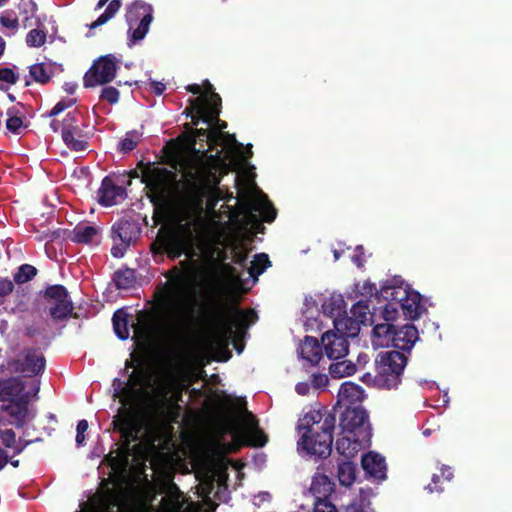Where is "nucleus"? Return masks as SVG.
<instances>
[{
	"label": "nucleus",
	"mask_w": 512,
	"mask_h": 512,
	"mask_svg": "<svg viewBox=\"0 0 512 512\" xmlns=\"http://www.w3.org/2000/svg\"><path fill=\"white\" fill-rule=\"evenodd\" d=\"M180 150V145L173 139L163 147V163L170 169L140 161L138 168L141 169V182L149 189V199L154 205L176 198L189 208H200L220 182L216 171L222 163V152L208 155L207 163L200 171L185 170L183 178L178 179V172L184 166Z\"/></svg>",
	"instance_id": "f257e3e1"
},
{
	"label": "nucleus",
	"mask_w": 512,
	"mask_h": 512,
	"mask_svg": "<svg viewBox=\"0 0 512 512\" xmlns=\"http://www.w3.org/2000/svg\"><path fill=\"white\" fill-rule=\"evenodd\" d=\"M202 322L223 339H232L235 334H244L258 319L252 308L241 309L235 295L211 301L202 314Z\"/></svg>",
	"instance_id": "f03ea898"
},
{
	"label": "nucleus",
	"mask_w": 512,
	"mask_h": 512,
	"mask_svg": "<svg viewBox=\"0 0 512 512\" xmlns=\"http://www.w3.org/2000/svg\"><path fill=\"white\" fill-rule=\"evenodd\" d=\"M336 417L327 408L310 409L298 420V447L309 455L327 458L332 452Z\"/></svg>",
	"instance_id": "7ed1b4c3"
},
{
	"label": "nucleus",
	"mask_w": 512,
	"mask_h": 512,
	"mask_svg": "<svg viewBox=\"0 0 512 512\" xmlns=\"http://www.w3.org/2000/svg\"><path fill=\"white\" fill-rule=\"evenodd\" d=\"M340 433L335 448L350 459L370 444L372 428L369 414L361 406H346L339 418Z\"/></svg>",
	"instance_id": "20e7f679"
},
{
	"label": "nucleus",
	"mask_w": 512,
	"mask_h": 512,
	"mask_svg": "<svg viewBox=\"0 0 512 512\" xmlns=\"http://www.w3.org/2000/svg\"><path fill=\"white\" fill-rule=\"evenodd\" d=\"M176 385L177 379L173 375H165L152 385L151 392L147 390L144 395L145 409L150 416L177 422L181 407L177 404V399L170 397Z\"/></svg>",
	"instance_id": "39448f33"
},
{
	"label": "nucleus",
	"mask_w": 512,
	"mask_h": 512,
	"mask_svg": "<svg viewBox=\"0 0 512 512\" xmlns=\"http://www.w3.org/2000/svg\"><path fill=\"white\" fill-rule=\"evenodd\" d=\"M191 245L192 231L189 224L162 226L151 243L150 250L154 257L166 254L169 259L175 260L184 254L192 256Z\"/></svg>",
	"instance_id": "423d86ee"
},
{
	"label": "nucleus",
	"mask_w": 512,
	"mask_h": 512,
	"mask_svg": "<svg viewBox=\"0 0 512 512\" xmlns=\"http://www.w3.org/2000/svg\"><path fill=\"white\" fill-rule=\"evenodd\" d=\"M209 96L190 99V107L184 113L191 116L192 125L197 126L203 122L211 127L213 131H221L227 128V122L221 120L219 115L222 108V100L219 94L213 91V86L207 81Z\"/></svg>",
	"instance_id": "0eeeda50"
},
{
	"label": "nucleus",
	"mask_w": 512,
	"mask_h": 512,
	"mask_svg": "<svg viewBox=\"0 0 512 512\" xmlns=\"http://www.w3.org/2000/svg\"><path fill=\"white\" fill-rule=\"evenodd\" d=\"M407 357L400 351L380 352L375 360L377 388L392 389L401 383Z\"/></svg>",
	"instance_id": "6e6552de"
},
{
	"label": "nucleus",
	"mask_w": 512,
	"mask_h": 512,
	"mask_svg": "<svg viewBox=\"0 0 512 512\" xmlns=\"http://www.w3.org/2000/svg\"><path fill=\"white\" fill-rule=\"evenodd\" d=\"M126 22L129 26L130 41L135 43L146 36L153 20V8L142 0H135L126 8Z\"/></svg>",
	"instance_id": "1a4fd4ad"
},
{
	"label": "nucleus",
	"mask_w": 512,
	"mask_h": 512,
	"mask_svg": "<svg viewBox=\"0 0 512 512\" xmlns=\"http://www.w3.org/2000/svg\"><path fill=\"white\" fill-rule=\"evenodd\" d=\"M141 235V226L137 220L131 218H121L115 222L111 229V238L114 245L111 248V254L115 258L124 256L128 247L135 242Z\"/></svg>",
	"instance_id": "9d476101"
},
{
	"label": "nucleus",
	"mask_w": 512,
	"mask_h": 512,
	"mask_svg": "<svg viewBox=\"0 0 512 512\" xmlns=\"http://www.w3.org/2000/svg\"><path fill=\"white\" fill-rule=\"evenodd\" d=\"M112 425L115 431L120 433L122 450L124 454L130 449V445L139 439L141 425L130 408H120L113 417Z\"/></svg>",
	"instance_id": "9b49d317"
},
{
	"label": "nucleus",
	"mask_w": 512,
	"mask_h": 512,
	"mask_svg": "<svg viewBox=\"0 0 512 512\" xmlns=\"http://www.w3.org/2000/svg\"><path fill=\"white\" fill-rule=\"evenodd\" d=\"M116 60L112 54L101 56L95 60L83 77L84 87L93 88L110 83L116 76Z\"/></svg>",
	"instance_id": "f8f14e48"
},
{
	"label": "nucleus",
	"mask_w": 512,
	"mask_h": 512,
	"mask_svg": "<svg viewBox=\"0 0 512 512\" xmlns=\"http://www.w3.org/2000/svg\"><path fill=\"white\" fill-rule=\"evenodd\" d=\"M44 298L47 301H55L54 305L49 309V314L54 320H64L70 316L77 317V314H73V302L63 285L55 284L48 286L44 291Z\"/></svg>",
	"instance_id": "ddd939ff"
},
{
	"label": "nucleus",
	"mask_w": 512,
	"mask_h": 512,
	"mask_svg": "<svg viewBox=\"0 0 512 512\" xmlns=\"http://www.w3.org/2000/svg\"><path fill=\"white\" fill-rule=\"evenodd\" d=\"M241 213L246 218L255 220H257L255 213H258L267 223L273 222L277 216L276 208L262 191L241 203Z\"/></svg>",
	"instance_id": "4468645a"
},
{
	"label": "nucleus",
	"mask_w": 512,
	"mask_h": 512,
	"mask_svg": "<svg viewBox=\"0 0 512 512\" xmlns=\"http://www.w3.org/2000/svg\"><path fill=\"white\" fill-rule=\"evenodd\" d=\"M62 140L72 151L80 152L88 148V141L79 126L76 111L68 112L63 119Z\"/></svg>",
	"instance_id": "2eb2a0df"
},
{
	"label": "nucleus",
	"mask_w": 512,
	"mask_h": 512,
	"mask_svg": "<svg viewBox=\"0 0 512 512\" xmlns=\"http://www.w3.org/2000/svg\"><path fill=\"white\" fill-rule=\"evenodd\" d=\"M186 133L178 137L176 142H182L183 147L202 156H207V150L203 144L205 139L209 137V131L207 128H192L190 124L184 125ZM179 145V143H177Z\"/></svg>",
	"instance_id": "dca6fc26"
},
{
	"label": "nucleus",
	"mask_w": 512,
	"mask_h": 512,
	"mask_svg": "<svg viewBox=\"0 0 512 512\" xmlns=\"http://www.w3.org/2000/svg\"><path fill=\"white\" fill-rule=\"evenodd\" d=\"M321 343L329 359L338 360L348 354L349 342L344 335L337 332H325L321 337Z\"/></svg>",
	"instance_id": "f3484780"
},
{
	"label": "nucleus",
	"mask_w": 512,
	"mask_h": 512,
	"mask_svg": "<svg viewBox=\"0 0 512 512\" xmlns=\"http://www.w3.org/2000/svg\"><path fill=\"white\" fill-rule=\"evenodd\" d=\"M396 293L404 294L401 298L400 308L402 309L405 318L416 320L425 311V307L422 304V296L419 292L400 288Z\"/></svg>",
	"instance_id": "a211bd4d"
},
{
	"label": "nucleus",
	"mask_w": 512,
	"mask_h": 512,
	"mask_svg": "<svg viewBox=\"0 0 512 512\" xmlns=\"http://www.w3.org/2000/svg\"><path fill=\"white\" fill-rule=\"evenodd\" d=\"M29 402L30 396H24L16 401H6L3 403L2 410L11 418L9 424L17 428H22L26 424L29 417Z\"/></svg>",
	"instance_id": "6ab92c4d"
},
{
	"label": "nucleus",
	"mask_w": 512,
	"mask_h": 512,
	"mask_svg": "<svg viewBox=\"0 0 512 512\" xmlns=\"http://www.w3.org/2000/svg\"><path fill=\"white\" fill-rule=\"evenodd\" d=\"M126 197V189L122 186L116 185L114 181L106 176L101 182L98 190V201L103 206H113L117 204L118 199Z\"/></svg>",
	"instance_id": "aec40b11"
},
{
	"label": "nucleus",
	"mask_w": 512,
	"mask_h": 512,
	"mask_svg": "<svg viewBox=\"0 0 512 512\" xmlns=\"http://www.w3.org/2000/svg\"><path fill=\"white\" fill-rule=\"evenodd\" d=\"M361 465L366 475L375 480H385L387 478V466L383 456L376 452H368L362 456Z\"/></svg>",
	"instance_id": "412c9836"
},
{
	"label": "nucleus",
	"mask_w": 512,
	"mask_h": 512,
	"mask_svg": "<svg viewBox=\"0 0 512 512\" xmlns=\"http://www.w3.org/2000/svg\"><path fill=\"white\" fill-rule=\"evenodd\" d=\"M45 365L46 359L43 354L31 348L25 352L23 359L18 361L17 370L27 376H36L44 371Z\"/></svg>",
	"instance_id": "4be33fe9"
},
{
	"label": "nucleus",
	"mask_w": 512,
	"mask_h": 512,
	"mask_svg": "<svg viewBox=\"0 0 512 512\" xmlns=\"http://www.w3.org/2000/svg\"><path fill=\"white\" fill-rule=\"evenodd\" d=\"M418 338L417 328L415 325L408 323L403 326H397L391 345L398 350L409 352Z\"/></svg>",
	"instance_id": "5701e85b"
},
{
	"label": "nucleus",
	"mask_w": 512,
	"mask_h": 512,
	"mask_svg": "<svg viewBox=\"0 0 512 512\" xmlns=\"http://www.w3.org/2000/svg\"><path fill=\"white\" fill-rule=\"evenodd\" d=\"M335 490V483L325 474L317 473L313 476L310 493L315 501H327Z\"/></svg>",
	"instance_id": "b1692460"
},
{
	"label": "nucleus",
	"mask_w": 512,
	"mask_h": 512,
	"mask_svg": "<svg viewBox=\"0 0 512 512\" xmlns=\"http://www.w3.org/2000/svg\"><path fill=\"white\" fill-rule=\"evenodd\" d=\"M24 396H30V394L25 392V384L19 377L5 381L0 389V400L3 403L19 400Z\"/></svg>",
	"instance_id": "393cba45"
},
{
	"label": "nucleus",
	"mask_w": 512,
	"mask_h": 512,
	"mask_svg": "<svg viewBox=\"0 0 512 512\" xmlns=\"http://www.w3.org/2000/svg\"><path fill=\"white\" fill-rule=\"evenodd\" d=\"M245 417L247 424L250 427V429L245 432L247 445L252 447H263L268 441L267 435L259 428L258 421L252 413L246 411Z\"/></svg>",
	"instance_id": "a878e982"
},
{
	"label": "nucleus",
	"mask_w": 512,
	"mask_h": 512,
	"mask_svg": "<svg viewBox=\"0 0 512 512\" xmlns=\"http://www.w3.org/2000/svg\"><path fill=\"white\" fill-rule=\"evenodd\" d=\"M135 337L147 340L156 332V324L153 316L149 312L139 311L137 314V323L132 324Z\"/></svg>",
	"instance_id": "bb28decb"
},
{
	"label": "nucleus",
	"mask_w": 512,
	"mask_h": 512,
	"mask_svg": "<svg viewBox=\"0 0 512 512\" xmlns=\"http://www.w3.org/2000/svg\"><path fill=\"white\" fill-rule=\"evenodd\" d=\"M132 390L133 396H144L147 389L152 387V375L145 368L135 369L128 379Z\"/></svg>",
	"instance_id": "cd10ccee"
},
{
	"label": "nucleus",
	"mask_w": 512,
	"mask_h": 512,
	"mask_svg": "<svg viewBox=\"0 0 512 512\" xmlns=\"http://www.w3.org/2000/svg\"><path fill=\"white\" fill-rule=\"evenodd\" d=\"M322 346L317 338L309 335L305 336L300 346L301 357L312 365H317L322 359Z\"/></svg>",
	"instance_id": "c85d7f7f"
},
{
	"label": "nucleus",
	"mask_w": 512,
	"mask_h": 512,
	"mask_svg": "<svg viewBox=\"0 0 512 512\" xmlns=\"http://www.w3.org/2000/svg\"><path fill=\"white\" fill-rule=\"evenodd\" d=\"M99 234L100 229L98 227L87 224H78L70 232L69 238L72 242L78 244L98 243L99 241H97L96 238Z\"/></svg>",
	"instance_id": "c756f323"
},
{
	"label": "nucleus",
	"mask_w": 512,
	"mask_h": 512,
	"mask_svg": "<svg viewBox=\"0 0 512 512\" xmlns=\"http://www.w3.org/2000/svg\"><path fill=\"white\" fill-rule=\"evenodd\" d=\"M196 264L193 260L185 259L174 266L170 271V277L178 284L191 282L195 279Z\"/></svg>",
	"instance_id": "7c9ffc66"
},
{
	"label": "nucleus",
	"mask_w": 512,
	"mask_h": 512,
	"mask_svg": "<svg viewBox=\"0 0 512 512\" xmlns=\"http://www.w3.org/2000/svg\"><path fill=\"white\" fill-rule=\"evenodd\" d=\"M364 390L353 382H344L339 389L338 398L341 402H347V406H355L364 399Z\"/></svg>",
	"instance_id": "2f4dec72"
},
{
	"label": "nucleus",
	"mask_w": 512,
	"mask_h": 512,
	"mask_svg": "<svg viewBox=\"0 0 512 512\" xmlns=\"http://www.w3.org/2000/svg\"><path fill=\"white\" fill-rule=\"evenodd\" d=\"M322 311L331 318H340L346 313V305L341 295H332L322 304Z\"/></svg>",
	"instance_id": "473e14b6"
},
{
	"label": "nucleus",
	"mask_w": 512,
	"mask_h": 512,
	"mask_svg": "<svg viewBox=\"0 0 512 512\" xmlns=\"http://www.w3.org/2000/svg\"><path fill=\"white\" fill-rule=\"evenodd\" d=\"M334 326L336 332L344 335L346 339L357 336L360 330V323L352 317L336 318L334 319Z\"/></svg>",
	"instance_id": "72a5a7b5"
},
{
	"label": "nucleus",
	"mask_w": 512,
	"mask_h": 512,
	"mask_svg": "<svg viewBox=\"0 0 512 512\" xmlns=\"http://www.w3.org/2000/svg\"><path fill=\"white\" fill-rule=\"evenodd\" d=\"M0 440L6 448L14 449L15 454L21 453L33 441L16 440V434L12 429L0 430Z\"/></svg>",
	"instance_id": "f704fd0d"
},
{
	"label": "nucleus",
	"mask_w": 512,
	"mask_h": 512,
	"mask_svg": "<svg viewBox=\"0 0 512 512\" xmlns=\"http://www.w3.org/2000/svg\"><path fill=\"white\" fill-rule=\"evenodd\" d=\"M113 329L116 336L121 340L129 337L128 314L124 309H118L112 317Z\"/></svg>",
	"instance_id": "c9c22d12"
},
{
	"label": "nucleus",
	"mask_w": 512,
	"mask_h": 512,
	"mask_svg": "<svg viewBox=\"0 0 512 512\" xmlns=\"http://www.w3.org/2000/svg\"><path fill=\"white\" fill-rule=\"evenodd\" d=\"M337 477L342 486H351L356 480V465L352 461L339 463Z\"/></svg>",
	"instance_id": "e433bc0d"
},
{
	"label": "nucleus",
	"mask_w": 512,
	"mask_h": 512,
	"mask_svg": "<svg viewBox=\"0 0 512 512\" xmlns=\"http://www.w3.org/2000/svg\"><path fill=\"white\" fill-rule=\"evenodd\" d=\"M396 329L397 326L386 321L385 323L377 324L374 326L373 335L379 340V345L389 346L392 343L393 334Z\"/></svg>",
	"instance_id": "4c0bfd02"
},
{
	"label": "nucleus",
	"mask_w": 512,
	"mask_h": 512,
	"mask_svg": "<svg viewBox=\"0 0 512 512\" xmlns=\"http://www.w3.org/2000/svg\"><path fill=\"white\" fill-rule=\"evenodd\" d=\"M113 281L118 289H130L136 281L135 271L130 268L119 269L114 273Z\"/></svg>",
	"instance_id": "58836bf2"
},
{
	"label": "nucleus",
	"mask_w": 512,
	"mask_h": 512,
	"mask_svg": "<svg viewBox=\"0 0 512 512\" xmlns=\"http://www.w3.org/2000/svg\"><path fill=\"white\" fill-rule=\"evenodd\" d=\"M356 372V365L348 360L338 361L329 366V373L332 378L340 379L351 376Z\"/></svg>",
	"instance_id": "ea45409f"
},
{
	"label": "nucleus",
	"mask_w": 512,
	"mask_h": 512,
	"mask_svg": "<svg viewBox=\"0 0 512 512\" xmlns=\"http://www.w3.org/2000/svg\"><path fill=\"white\" fill-rule=\"evenodd\" d=\"M121 6L122 0H111L106 9L104 10V12L95 21L89 24V28L95 29L108 22L115 16V14L119 11Z\"/></svg>",
	"instance_id": "a19ab883"
},
{
	"label": "nucleus",
	"mask_w": 512,
	"mask_h": 512,
	"mask_svg": "<svg viewBox=\"0 0 512 512\" xmlns=\"http://www.w3.org/2000/svg\"><path fill=\"white\" fill-rule=\"evenodd\" d=\"M227 142H235L236 138L235 135H231L229 133H224L221 131H209V137H207L204 141V143L208 144L209 149H207V152L209 150H212L216 146H222L225 145Z\"/></svg>",
	"instance_id": "79ce46f5"
},
{
	"label": "nucleus",
	"mask_w": 512,
	"mask_h": 512,
	"mask_svg": "<svg viewBox=\"0 0 512 512\" xmlns=\"http://www.w3.org/2000/svg\"><path fill=\"white\" fill-rule=\"evenodd\" d=\"M29 74L35 82L40 84H47L51 79V71L43 63L31 65Z\"/></svg>",
	"instance_id": "37998d69"
},
{
	"label": "nucleus",
	"mask_w": 512,
	"mask_h": 512,
	"mask_svg": "<svg viewBox=\"0 0 512 512\" xmlns=\"http://www.w3.org/2000/svg\"><path fill=\"white\" fill-rule=\"evenodd\" d=\"M269 266H271V261L269 257L265 253L256 254L254 260L251 263V267L249 268V274L253 277L259 276L262 274Z\"/></svg>",
	"instance_id": "c03bdc74"
},
{
	"label": "nucleus",
	"mask_w": 512,
	"mask_h": 512,
	"mask_svg": "<svg viewBox=\"0 0 512 512\" xmlns=\"http://www.w3.org/2000/svg\"><path fill=\"white\" fill-rule=\"evenodd\" d=\"M37 275V269L30 264H22L14 274V281L17 284H24Z\"/></svg>",
	"instance_id": "a18cd8bd"
},
{
	"label": "nucleus",
	"mask_w": 512,
	"mask_h": 512,
	"mask_svg": "<svg viewBox=\"0 0 512 512\" xmlns=\"http://www.w3.org/2000/svg\"><path fill=\"white\" fill-rule=\"evenodd\" d=\"M162 492L167 495L172 504L179 506L182 493L176 483L173 482V480H166L162 484Z\"/></svg>",
	"instance_id": "49530a36"
},
{
	"label": "nucleus",
	"mask_w": 512,
	"mask_h": 512,
	"mask_svg": "<svg viewBox=\"0 0 512 512\" xmlns=\"http://www.w3.org/2000/svg\"><path fill=\"white\" fill-rule=\"evenodd\" d=\"M17 113L18 111L15 107H12L7 111L8 119L6 121V128L14 134H19L23 127V120L21 117L17 116Z\"/></svg>",
	"instance_id": "de8ad7c7"
},
{
	"label": "nucleus",
	"mask_w": 512,
	"mask_h": 512,
	"mask_svg": "<svg viewBox=\"0 0 512 512\" xmlns=\"http://www.w3.org/2000/svg\"><path fill=\"white\" fill-rule=\"evenodd\" d=\"M351 313L353 315L352 318L355 319L358 323H365L369 313L368 301L360 300L355 303L351 308Z\"/></svg>",
	"instance_id": "09e8293b"
},
{
	"label": "nucleus",
	"mask_w": 512,
	"mask_h": 512,
	"mask_svg": "<svg viewBox=\"0 0 512 512\" xmlns=\"http://www.w3.org/2000/svg\"><path fill=\"white\" fill-rule=\"evenodd\" d=\"M112 387H113V391H114V394H113L114 397L128 398V397L133 396V390H132L133 387H131L129 381L124 382L119 378H115L113 380Z\"/></svg>",
	"instance_id": "8fccbe9b"
},
{
	"label": "nucleus",
	"mask_w": 512,
	"mask_h": 512,
	"mask_svg": "<svg viewBox=\"0 0 512 512\" xmlns=\"http://www.w3.org/2000/svg\"><path fill=\"white\" fill-rule=\"evenodd\" d=\"M46 42V33L40 29H32L26 35V44L29 47H40Z\"/></svg>",
	"instance_id": "3c124183"
},
{
	"label": "nucleus",
	"mask_w": 512,
	"mask_h": 512,
	"mask_svg": "<svg viewBox=\"0 0 512 512\" xmlns=\"http://www.w3.org/2000/svg\"><path fill=\"white\" fill-rule=\"evenodd\" d=\"M194 321H195V318L193 316V314L190 312L188 314H186L184 317H182L174 326V331L177 333V334H187L193 324H194Z\"/></svg>",
	"instance_id": "603ef678"
},
{
	"label": "nucleus",
	"mask_w": 512,
	"mask_h": 512,
	"mask_svg": "<svg viewBox=\"0 0 512 512\" xmlns=\"http://www.w3.org/2000/svg\"><path fill=\"white\" fill-rule=\"evenodd\" d=\"M120 93L117 88L113 86H105L102 88L100 93V100L106 101L113 105L119 101Z\"/></svg>",
	"instance_id": "864d4df0"
},
{
	"label": "nucleus",
	"mask_w": 512,
	"mask_h": 512,
	"mask_svg": "<svg viewBox=\"0 0 512 512\" xmlns=\"http://www.w3.org/2000/svg\"><path fill=\"white\" fill-rule=\"evenodd\" d=\"M75 103H76V99H74V98L62 99L50 111H48L45 114V116L55 117L56 115L60 114L64 110L72 107Z\"/></svg>",
	"instance_id": "5fc2aeb1"
},
{
	"label": "nucleus",
	"mask_w": 512,
	"mask_h": 512,
	"mask_svg": "<svg viewBox=\"0 0 512 512\" xmlns=\"http://www.w3.org/2000/svg\"><path fill=\"white\" fill-rule=\"evenodd\" d=\"M401 287H393V286H384L382 293L386 299H390V302L394 303V305L401 306V298L404 294L396 293Z\"/></svg>",
	"instance_id": "6e6d98bb"
},
{
	"label": "nucleus",
	"mask_w": 512,
	"mask_h": 512,
	"mask_svg": "<svg viewBox=\"0 0 512 512\" xmlns=\"http://www.w3.org/2000/svg\"><path fill=\"white\" fill-rule=\"evenodd\" d=\"M19 75L14 73L11 68H0V81L14 85L18 82Z\"/></svg>",
	"instance_id": "4d7b16f0"
},
{
	"label": "nucleus",
	"mask_w": 512,
	"mask_h": 512,
	"mask_svg": "<svg viewBox=\"0 0 512 512\" xmlns=\"http://www.w3.org/2000/svg\"><path fill=\"white\" fill-rule=\"evenodd\" d=\"M313 512H338L336 506L330 501H315Z\"/></svg>",
	"instance_id": "13d9d810"
},
{
	"label": "nucleus",
	"mask_w": 512,
	"mask_h": 512,
	"mask_svg": "<svg viewBox=\"0 0 512 512\" xmlns=\"http://www.w3.org/2000/svg\"><path fill=\"white\" fill-rule=\"evenodd\" d=\"M138 139H133L132 137H125L119 142L118 149L122 153H128L134 150L137 147Z\"/></svg>",
	"instance_id": "bf43d9fd"
},
{
	"label": "nucleus",
	"mask_w": 512,
	"mask_h": 512,
	"mask_svg": "<svg viewBox=\"0 0 512 512\" xmlns=\"http://www.w3.org/2000/svg\"><path fill=\"white\" fill-rule=\"evenodd\" d=\"M88 422L85 419H82L78 421L77 427H76V444L77 446H82L85 441V432L88 429Z\"/></svg>",
	"instance_id": "052dcab7"
},
{
	"label": "nucleus",
	"mask_w": 512,
	"mask_h": 512,
	"mask_svg": "<svg viewBox=\"0 0 512 512\" xmlns=\"http://www.w3.org/2000/svg\"><path fill=\"white\" fill-rule=\"evenodd\" d=\"M14 289V284L11 280L4 278L0 279V303L3 302V299L12 293Z\"/></svg>",
	"instance_id": "680f3d73"
},
{
	"label": "nucleus",
	"mask_w": 512,
	"mask_h": 512,
	"mask_svg": "<svg viewBox=\"0 0 512 512\" xmlns=\"http://www.w3.org/2000/svg\"><path fill=\"white\" fill-rule=\"evenodd\" d=\"M343 512H375L369 507H366L362 501H353L345 506Z\"/></svg>",
	"instance_id": "e2e57ef3"
},
{
	"label": "nucleus",
	"mask_w": 512,
	"mask_h": 512,
	"mask_svg": "<svg viewBox=\"0 0 512 512\" xmlns=\"http://www.w3.org/2000/svg\"><path fill=\"white\" fill-rule=\"evenodd\" d=\"M352 262L361 268L365 263V251L362 245L356 246L354 254L352 255Z\"/></svg>",
	"instance_id": "0e129e2a"
},
{
	"label": "nucleus",
	"mask_w": 512,
	"mask_h": 512,
	"mask_svg": "<svg viewBox=\"0 0 512 512\" xmlns=\"http://www.w3.org/2000/svg\"><path fill=\"white\" fill-rule=\"evenodd\" d=\"M397 314L398 307L394 306V303L389 302L388 304L385 305V308L383 310V318L385 321H393L396 318Z\"/></svg>",
	"instance_id": "69168bd1"
},
{
	"label": "nucleus",
	"mask_w": 512,
	"mask_h": 512,
	"mask_svg": "<svg viewBox=\"0 0 512 512\" xmlns=\"http://www.w3.org/2000/svg\"><path fill=\"white\" fill-rule=\"evenodd\" d=\"M0 23L3 27L8 28V29H17L19 26V22L16 17L11 18V17L4 16V15L0 16Z\"/></svg>",
	"instance_id": "338daca9"
},
{
	"label": "nucleus",
	"mask_w": 512,
	"mask_h": 512,
	"mask_svg": "<svg viewBox=\"0 0 512 512\" xmlns=\"http://www.w3.org/2000/svg\"><path fill=\"white\" fill-rule=\"evenodd\" d=\"M441 476L437 474H433L432 476V482L427 485L426 489L429 490L430 493L432 492H442L444 488L440 485Z\"/></svg>",
	"instance_id": "774afa93"
}]
</instances>
